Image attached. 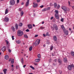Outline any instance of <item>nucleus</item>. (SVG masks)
<instances>
[{
    "instance_id": "774afa93",
    "label": "nucleus",
    "mask_w": 74,
    "mask_h": 74,
    "mask_svg": "<svg viewBox=\"0 0 74 74\" xmlns=\"http://www.w3.org/2000/svg\"><path fill=\"white\" fill-rule=\"evenodd\" d=\"M29 74H33L32 73H29Z\"/></svg>"
},
{
    "instance_id": "a211bd4d",
    "label": "nucleus",
    "mask_w": 74,
    "mask_h": 74,
    "mask_svg": "<svg viewBox=\"0 0 74 74\" xmlns=\"http://www.w3.org/2000/svg\"><path fill=\"white\" fill-rule=\"evenodd\" d=\"M11 63L12 64H14V59H12L11 60Z\"/></svg>"
},
{
    "instance_id": "f3484780",
    "label": "nucleus",
    "mask_w": 74,
    "mask_h": 74,
    "mask_svg": "<svg viewBox=\"0 0 74 74\" xmlns=\"http://www.w3.org/2000/svg\"><path fill=\"white\" fill-rule=\"evenodd\" d=\"M20 61L22 64H23L24 63V62L23 61V58H22L21 60H20Z\"/></svg>"
},
{
    "instance_id": "13d9d810",
    "label": "nucleus",
    "mask_w": 74,
    "mask_h": 74,
    "mask_svg": "<svg viewBox=\"0 0 74 74\" xmlns=\"http://www.w3.org/2000/svg\"><path fill=\"white\" fill-rule=\"evenodd\" d=\"M21 5H23L24 4V3L22 2L21 4Z\"/></svg>"
},
{
    "instance_id": "a19ab883",
    "label": "nucleus",
    "mask_w": 74,
    "mask_h": 74,
    "mask_svg": "<svg viewBox=\"0 0 74 74\" xmlns=\"http://www.w3.org/2000/svg\"><path fill=\"white\" fill-rule=\"evenodd\" d=\"M47 8H45V9H43V11H47Z\"/></svg>"
},
{
    "instance_id": "7c9ffc66",
    "label": "nucleus",
    "mask_w": 74,
    "mask_h": 74,
    "mask_svg": "<svg viewBox=\"0 0 74 74\" xmlns=\"http://www.w3.org/2000/svg\"><path fill=\"white\" fill-rule=\"evenodd\" d=\"M18 26H20V27L22 26V23H19V25H18Z\"/></svg>"
},
{
    "instance_id": "20e7f679",
    "label": "nucleus",
    "mask_w": 74,
    "mask_h": 74,
    "mask_svg": "<svg viewBox=\"0 0 74 74\" xmlns=\"http://www.w3.org/2000/svg\"><path fill=\"white\" fill-rule=\"evenodd\" d=\"M10 3L11 5H14L15 4V1L14 0H10Z\"/></svg>"
},
{
    "instance_id": "338daca9",
    "label": "nucleus",
    "mask_w": 74,
    "mask_h": 74,
    "mask_svg": "<svg viewBox=\"0 0 74 74\" xmlns=\"http://www.w3.org/2000/svg\"><path fill=\"white\" fill-rule=\"evenodd\" d=\"M43 47H45V45H43Z\"/></svg>"
},
{
    "instance_id": "603ef678",
    "label": "nucleus",
    "mask_w": 74,
    "mask_h": 74,
    "mask_svg": "<svg viewBox=\"0 0 74 74\" xmlns=\"http://www.w3.org/2000/svg\"><path fill=\"white\" fill-rule=\"evenodd\" d=\"M40 1V0H37V2L39 3Z\"/></svg>"
},
{
    "instance_id": "f03ea898",
    "label": "nucleus",
    "mask_w": 74,
    "mask_h": 74,
    "mask_svg": "<svg viewBox=\"0 0 74 74\" xmlns=\"http://www.w3.org/2000/svg\"><path fill=\"white\" fill-rule=\"evenodd\" d=\"M74 68V65L72 64L71 65H69L68 66V69L69 70H72L73 68Z\"/></svg>"
},
{
    "instance_id": "412c9836",
    "label": "nucleus",
    "mask_w": 74,
    "mask_h": 74,
    "mask_svg": "<svg viewBox=\"0 0 74 74\" xmlns=\"http://www.w3.org/2000/svg\"><path fill=\"white\" fill-rule=\"evenodd\" d=\"M23 14H24V13L23 12V11H22L21 12V16H22L23 15Z\"/></svg>"
},
{
    "instance_id": "5701e85b",
    "label": "nucleus",
    "mask_w": 74,
    "mask_h": 74,
    "mask_svg": "<svg viewBox=\"0 0 74 74\" xmlns=\"http://www.w3.org/2000/svg\"><path fill=\"white\" fill-rule=\"evenodd\" d=\"M64 33L66 34V35H68V33H69V32L68 31H66V30H65V32Z\"/></svg>"
},
{
    "instance_id": "e433bc0d",
    "label": "nucleus",
    "mask_w": 74,
    "mask_h": 74,
    "mask_svg": "<svg viewBox=\"0 0 74 74\" xmlns=\"http://www.w3.org/2000/svg\"><path fill=\"white\" fill-rule=\"evenodd\" d=\"M32 47L31 46L29 48V51H32Z\"/></svg>"
},
{
    "instance_id": "393cba45",
    "label": "nucleus",
    "mask_w": 74,
    "mask_h": 74,
    "mask_svg": "<svg viewBox=\"0 0 74 74\" xmlns=\"http://www.w3.org/2000/svg\"><path fill=\"white\" fill-rule=\"evenodd\" d=\"M55 12L56 13V14H59V11L58 10H55Z\"/></svg>"
},
{
    "instance_id": "f8f14e48",
    "label": "nucleus",
    "mask_w": 74,
    "mask_h": 74,
    "mask_svg": "<svg viewBox=\"0 0 74 74\" xmlns=\"http://www.w3.org/2000/svg\"><path fill=\"white\" fill-rule=\"evenodd\" d=\"M61 27H62V29L64 31V32H65V30L66 29H65V28L64 27V26L63 25H61Z\"/></svg>"
},
{
    "instance_id": "09e8293b",
    "label": "nucleus",
    "mask_w": 74,
    "mask_h": 74,
    "mask_svg": "<svg viewBox=\"0 0 74 74\" xmlns=\"http://www.w3.org/2000/svg\"><path fill=\"white\" fill-rule=\"evenodd\" d=\"M11 60V58H9V59L8 60L9 62H10Z\"/></svg>"
},
{
    "instance_id": "2eb2a0df",
    "label": "nucleus",
    "mask_w": 74,
    "mask_h": 74,
    "mask_svg": "<svg viewBox=\"0 0 74 74\" xmlns=\"http://www.w3.org/2000/svg\"><path fill=\"white\" fill-rule=\"evenodd\" d=\"M29 4V0H27V2L26 3V7H27Z\"/></svg>"
},
{
    "instance_id": "bf43d9fd",
    "label": "nucleus",
    "mask_w": 74,
    "mask_h": 74,
    "mask_svg": "<svg viewBox=\"0 0 74 74\" xmlns=\"http://www.w3.org/2000/svg\"><path fill=\"white\" fill-rule=\"evenodd\" d=\"M44 7V6L43 5H42L41 6H40V8H42V7Z\"/></svg>"
},
{
    "instance_id": "72a5a7b5",
    "label": "nucleus",
    "mask_w": 74,
    "mask_h": 74,
    "mask_svg": "<svg viewBox=\"0 0 74 74\" xmlns=\"http://www.w3.org/2000/svg\"><path fill=\"white\" fill-rule=\"evenodd\" d=\"M38 58H41V56H40V54H38Z\"/></svg>"
},
{
    "instance_id": "4d7b16f0",
    "label": "nucleus",
    "mask_w": 74,
    "mask_h": 74,
    "mask_svg": "<svg viewBox=\"0 0 74 74\" xmlns=\"http://www.w3.org/2000/svg\"><path fill=\"white\" fill-rule=\"evenodd\" d=\"M46 36H48V33H47L46 34Z\"/></svg>"
},
{
    "instance_id": "3c124183",
    "label": "nucleus",
    "mask_w": 74,
    "mask_h": 74,
    "mask_svg": "<svg viewBox=\"0 0 74 74\" xmlns=\"http://www.w3.org/2000/svg\"><path fill=\"white\" fill-rule=\"evenodd\" d=\"M34 64L36 66H37V65H38V64L34 63Z\"/></svg>"
},
{
    "instance_id": "9b49d317",
    "label": "nucleus",
    "mask_w": 74,
    "mask_h": 74,
    "mask_svg": "<svg viewBox=\"0 0 74 74\" xmlns=\"http://www.w3.org/2000/svg\"><path fill=\"white\" fill-rule=\"evenodd\" d=\"M28 29H32V25L31 24H29L28 25Z\"/></svg>"
},
{
    "instance_id": "9d476101",
    "label": "nucleus",
    "mask_w": 74,
    "mask_h": 74,
    "mask_svg": "<svg viewBox=\"0 0 74 74\" xmlns=\"http://www.w3.org/2000/svg\"><path fill=\"white\" fill-rule=\"evenodd\" d=\"M4 21L5 22H8L9 21V18L8 17H5L4 19Z\"/></svg>"
},
{
    "instance_id": "a18cd8bd",
    "label": "nucleus",
    "mask_w": 74,
    "mask_h": 74,
    "mask_svg": "<svg viewBox=\"0 0 74 74\" xmlns=\"http://www.w3.org/2000/svg\"><path fill=\"white\" fill-rule=\"evenodd\" d=\"M26 31L27 32H29V30L28 29H27L26 30Z\"/></svg>"
},
{
    "instance_id": "6ab92c4d",
    "label": "nucleus",
    "mask_w": 74,
    "mask_h": 74,
    "mask_svg": "<svg viewBox=\"0 0 74 74\" xmlns=\"http://www.w3.org/2000/svg\"><path fill=\"white\" fill-rule=\"evenodd\" d=\"M53 40L55 41L57 40V38H56V36H54L53 37Z\"/></svg>"
},
{
    "instance_id": "6e6d98bb",
    "label": "nucleus",
    "mask_w": 74,
    "mask_h": 74,
    "mask_svg": "<svg viewBox=\"0 0 74 74\" xmlns=\"http://www.w3.org/2000/svg\"><path fill=\"white\" fill-rule=\"evenodd\" d=\"M18 10H19V11H21L22 10V9L19 8Z\"/></svg>"
},
{
    "instance_id": "f704fd0d",
    "label": "nucleus",
    "mask_w": 74,
    "mask_h": 74,
    "mask_svg": "<svg viewBox=\"0 0 74 74\" xmlns=\"http://www.w3.org/2000/svg\"><path fill=\"white\" fill-rule=\"evenodd\" d=\"M53 49V46H51L50 47V48L51 51H52Z\"/></svg>"
},
{
    "instance_id": "69168bd1",
    "label": "nucleus",
    "mask_w": 74,
    "mask_h": 74,
    "mask_svg": "<svg viewBox=\"0 0 74 74\" xmlns=\"http://www.w3.org/2000/svg\"><path fill=\"white\" fill-rule=\"evenodd\" d=\"M33 26H34H34H35V25H34V24H33Z\"/></svg>"
},
{
    "instance_id": "0e129e2a",
    "label": "nucleus",
    "mask_w": 74,
    "mask_h": 74,
    "mask_svg": "<svg viewBox=\"0 0 74 74\" xmlns=\"http://www.w3.org/2000/svg\"><path fill=\"white\" fill-rule=\"evenodd\" d=\"M69 30L70 31H71V28H69Z\"/></svg>"
},
{
    "instance_id": "1a4fd4ad",
    "label": "nucleus",
    "mask_w": 74,
    "mask_h": 74,
    "mask_svg": "<svg viewBox=\"0 0 74 74\" xmlns=\"http://www.w3.org/2000/svg\"><path fill=\"white\" fill-rule=\"evenodd\" d=\"M2 50L3 52L5 51L6 50V47L5 46H3L2 48Z\"/></svg>"
},
{
    "instance_id": "ea45409f",
    "label": "nucleus",
    "mask_w": 74,
    "mask_h": 74,
    "mask_svg": "<svg viewBox=\"0 0 74 74\" xmlns=\"http://www.w3.org/2000/svg\"><path fill=\"white\" fill-rule=\"evenodd\" d=\"M40 29H45V28L43 27H40Z\"/></svg>"
},
{
    "instance_id": "de8ad7c7",
    "label": "nucleus",
    "mask_w": 74,
    "mask_h": 74,
    "mask_svg": "<svg viewBox=\"0 0 74 74\" xmlns=\"http://www.w3.org/2000/svg\"><path fill=\"white\" fill-rule=\"evenodd\" d=\"M53 19V17H52L51 18V20H52Z\"/></svg>"
},
{
    "instance_id": "49530a36",
    "label": "nucleus",
    "mask_w": 74,
    "mask_h": 74,
    "mask_svg": "<svg viewBox=\"0 0 74 74\" xmlns=\"http://www.w3.org/2000/svg\"><path fill=\"white\" fill-rule=\"evenodd\" d=\"M59 72L60 74H62V71H59Z\"/></svg>"
},
{
    "instance_id": "b1692460",
    "label": "nucleus",
    "mask_w": 74,
    "mask_h": 74,
    "mask_svg": "<svg viewBox=\"0 0 74 74\" xmlns=\"http://www.w3.org/2000/svg\"><path fill=\"white\" fill-rule=\"evenodd\" d=\"M15 27H16V29H18V25H17V24H16L15 25Z\"/></svg>"
},
{
    "instance_id": "37998d69",
    "label": "nucleus",
    "mask_w": 74,
    "mask_h": 74,
    "mask_svg": "<svg viewBox=\"0 0 74 74\" xmlns=\"http://www.w3.org/2000/svg\"><path fill=\"white\" fill-rule=\"evenodd\" d=\"M38 36V35H36L34 36L35 37H37Z\"/></svg>"
},
{
    "instance_id": "473e14b6",
    "label": "nucleus",
    "mask_w": 74,
    "mask_h": 74,
    "mask_svg": "<svg viewBox=\"0 0 74 74\" xmlns=\"http://www.w3.org/2000/svg\"><path fill=\"white\" fill-rule=\"evenodd\" d=\"M30 67L31 68V69H33V70H34V67H33V66H30Z\"/></svg>"
},
{
    "instance_id": "f257e3e1",
    "label": "nucleus",
    "mask_w": 74,
    "mask_h": 74,
    "mask_svg": "<svg viewBox=\"0 0 74 74\" xmlns=\"http://www.w3.org/2000/svg\"><path fill=\"white\" fill-rule=\"evenodd\" d=\"M23 34V32L22 31L20 30H18L17 31V35L18 36L21 37Z\"/></svg>"
},
{
    "instance_id": "aec40b11",
    "label": "nucleus",
    "mask_w": 74,
    "mask_h": 74,
    "mask_svg": "<svg viewBox=\"0 0 74 74\" xmlns=\"http://www.w3.org/2000/svg\"><path fill=\"white\" fill-rule=\"evenodd\" d=\"M64 62H67V58H65L64 59Z\"/></svg>"
},
{
    "instance_id": "4c0bfd02",
    "label": "nucleus",
    "mask_w": 74,
    "mask_h": 74,
    "mask_svg": "<svg viewBox=\"0 0 74 74\" xmlns=\"http://www.w3.org/2000/svg\"><path fill=\"white\" fill-rule=\"evenodd\" d=\"M12 40H14V36H12Z\"/></svg>"
},
{
    "instance_id": "2f4dec72",
    "label": "nucleus",
    "mask_w": 74,
    "mask_h": 74,
    "mask_svg": "<svg viewBox=\"0 0 74 74\" xmlns=\"http://www.w3.org/2000/svg\"><path fill=\"white\" fill-rule=\"evenodd\" d=\"M5 42L6 43V44L7 45H8V44H9V42L7 40H6Z\"/></svg>"
},
{
    "instance_id": "c85d7f7f",
    "label": "nucleus",
    "mask_w": 74,
    "mask_h": 74,
    "mask_svg": "<svg viewBox=\"0 0 74 74\" xmlns=\"http://www.w3.org/2000/svg\"><path fill=\"white\" fill-rule=\"evenodd\" d=\"M12 29L13 32H15V28H14V27H12Z\"/></svg>"
},
{
    "instance_id": "58836bf2",
    "label": "nucleus",
    "mask_w": 74,
    "mask_h": 74,
    "mask_svg": "<svg viewBox=\"0 0 74 74\" xmlns=\"http://www.w3.org/2000/svg\"><path fill=\"white\" fill-rule=\"evenodd\" d=\"M51 8L50 7H48L47 8V10H50Z\"/></svg>"
},
{
    "instance_id": "79ce46f5",
    "label": "nucleus",
    "mask_w": 74,
    "mask_h": 74,
    "mask_svg": "<svg viewBox=\"0 0 74 74\" xmlns=\"http://www.w3.org/2000/svg\"><path fill=\"white\" fill-rule=\"evenodd\" d=\"M59 60H58V62L60 64H61V61H59Z\"/></svg>"
},
{
    "instance_id": "864d4df0",
    "label": "nucleus",
    "mask_w": 74,
    "mask_h": 74,
    "mask_svg": "<svg viewBox=\"0 0 74 74\" xmlns=\"http://www.w3.org/2000/svg\"><path fill=\"white\" fill-rule=\"evenodd\" d=\"M61 21V22H63V18H62Z\"/></svg>"
},
{
    "instance_id": "a878e982",
    "label": "nucleus",
    "mask_w": 74,
    "mask_h": 74,
    "mask_svg": "<svg viewBox=\"0 0 74 74\" xmlns=\"http://www.w3.org/2000/svg\"><path fill=\"white\" fill-rule=\"evenodd\" d=\"M7 70L6 69H5L3 70V71L4 72V74H6V71Z\"/></svg>"
},
{
    "instance_id": "0eeeda50",
    "label": "nucleus",
    "mask_w": 74,
    "mask_h": 74,
    "mask_svg": "<svg viewBox=\"0 0 74 74\" xmlns=\"http://www.w3.org/2000/svg\"><path fill=\"white\" fill-rule=\"evenodd\" d=\"M53 27L55 29V30H58V26L56 24H54L53 25Z\"/></svg>"
},
{
    "instance_id": "052dcab7",
    "label": "nucleus",
    "mask_w": 74,
    "mask_h": 74,
    "mask_svg": "<svg viewBox=\"0 0 74 74\" xmlns=\"http://www.w3.org/2000/svg\"><path fill=\"white\" fill-rule=\"evenodd\" d=\"M43 36H44V37H45V34H43Z\"/></svg>"
},
{
    "instance_id": "5fc2aeb1",
    "label": "nucleus",
    "mask_w": 74,
    "mask_h": 74,
    "mask_svg": "<svg viewBox=\"0 0 74 74\" xmlns=\"http://www.w3.org/2000/svg\"><path fill=\"white\" fill-rule=\"evenodd\" d=\"M8 51H9V52L10 53L11 52V50L10 49H9L8 50Z\"/></svg>"
},
{
    "instance_id": "cd10ccee",
    "label": "nucleus",
    "mask_w": 74,
    "mask_h": 74,
    "mask_svg": "<svg viewBox=\"0 0 74 74\" xmlns=\"http://www.w3.org/2000/svg\"><path fill=\"white\" fill-rule=\"evenodd\" d=\"M24 37L25 38H28V36H27V34L24 35Z\"/></svg>"
},
{
    "instance_id": "dca6fc26",
    "label": "nucleus",
    "mask_w": 74,
    "mask_h": 74,
    "mask_svg": "<svg viewBox=\"0 0 74 74\" xmlns=\"http://www.w3.org/2000/svg\"><path fill=\"white\" fill-rule=\"evenodd\" d=\"M40 59H37L35 60V62H40Z\"/></svg>"
},
{
    "instance_id": "c756f323",
    "label": "nucleus",
    "mask_w": 74,
    "mask_h": 74,
    "mask_svg": "<svg viewBox=\"0 0 74 74\" xmlns=\"http://www.w3.org/2000/svg\"><path fill=\"white\" fill-rule=\"evenodd\" d=\"M8 9H6L5 10V14H8Z\"/></svg>"
},
{
    "instance_id": "7ed1b4c3",
    "label": "nucleus",
    "mask_w": 74,
    "mask_h": 74,
    "mask_svg": "<svg viewBox=\"0 0 74 74\" xmlns=\"http://www.w3.org/2000/svg\"><path fill=\"white\" fill-rule=\"evenodd\" d=\"M40 39H38L35 42V45L37 46L38 45H39V44L40 43Z\"/></svg>"
},
{
    "instance_id": "39448f33",
    "label": "nucleus",
    "mask_w": 74,
    "mask_h": 74,
    "mask_svg": "<svg viewBox=\"0 0 74 74\" xmlns=\"http://www.w3.org/2000/svg\"><path fill=\"white\" fill-rule=\"evenodd\" d=\"M60 5H58L57 6V3H54V7L56 8H57V9H58V10H59V8H60Z\"/></svg>"
},
{
    "instance_id": "8fccbe9b",
    "label": "nucleus",
    "mask_w": 74,
    "mask_h": 74,
    "mask_svg": "<svg viewBox=\"0 0 74 74\" xmlns=\"http://www.w3.org/2000/svg\"><path fill=\"white\" fill-rule=\"evenodd\" d=\"M26 65H23V67H24V68H25V67H26Z\"/></svg>"
},
{
    "instance_id": "c9c22d12",
    "label": "nucleus",
    "mask_w": 74,
    "mask_h": 74,
    "mask_svg": "<svg viewBox=\"0 0 74 74\" xmlns=\"http://www.w3.org/2000/svg\"><path fill=\"white\" fill-rule=\"evenodd\" d=\"M47 43L48 44H50V42H49V40H47Z\"/></svg>"
},
{
    "instance_id": "ddd939ff",
    "label": "nucleus",
    "mask_w": 74,
    "mask_h": 74,
    "mask_svg": "<svg viewBox=\"0 0 74 74\" xmlns=\"http://www.w3.org/2000/svg\"><path fill=\"white\" fill-rule=\"evenodd\" d=\"M33 4H34V5L33 6V7H34V8H35V7L36 8V7H37L38 6L37 4V3L34 4V3H33Z\"/></svg>"
},
{
    "instance_id": "423d86ee",
    "label": "nucleus",
    "mask_w": 74,
    "mask_h": 74,
    "mask_svg": "<svg viewBox=\"0 0 74 74\" xmlns=\"http://www.w3.org/2000/svg\"><path fill=\"white\" fill-rule=\"evenodd\" d=\"M62 10H63L64 12H67V7H66L64 6H62Z\"/></svg>"
},
{
    "instance_id": "e2e57ef3",
    "label": "nucleus",
    "mask_w": 74,
    "mask_h": 74,
    "mask_svg": "<svg viewBox=\"0 0 74 74\" xmlns=\"http://www.w3.org/2000/svg\"><path fill=\"white\" fill-rule=\"evenodd\" d=\"M11 66H12V67H14V65L13 64H12L11 65Z\"/></svg>"
},
{
    "instance_id": "c03bdc74",
    "label": "nucleus",
    "mask_w": 74,
    "mask_h": 74,
    "mask_svg": "<svg viewBox=\"0 0 74 74\" xmlns=\"http://www.w3.org/2000/svg\"><path fill=\"white\" fill-rule=\"evenodd\" d=\"M16 2L17 3H19V0H17Z\"/></svg>"
},
{
    "instance_id": "bb28decb",
    "label": "nucleus",
    "mask_w": 74,
    "mask_h": 74,
    "mask_svg": "<svg viewBox=\"0 0 74 74\" xmlns=\"http://www.w3.org/2000/svg\"><path fill=\"white\" fill-rule=\"evenodd\" d=\"M71 55L73 56H74V52H71Z\"/></svg>"
},
{
    "instance_id": "4be33fe9",
    "label": "nucleus",
    "mask_w": 74,
    "mask_h": 74,
    "mask_svg": "<svg viewBox=\"0 0 74 74\" xmlns=\"http://www.w3.org/2000/svg\"><path fill=\"white\" fill-rule=\"evenodd\" d=\"M16 42L17 44H20V43H21V41L19 40H16Z\"/></svg>"
},
{
    "instance_id": "4468645a",
    "label": "nucleus",
    "mask_w": 74,
    "mask_h": 74,
    "mask_svg": "<svg viewBox=\"0 0 74 74\" xmlns=\"http://www.w3.org/2000/svg\"><path fill=\"white\" fill-rule=\"evenodd\" d=\"M5 58L6 60H8L9 59V57L8 55H6L5 56Z\"/></svg>"
},
{
    "instance_id": "680f3d73",
    "label": "nucleus",
    "mask_w": 74,
    "mask_h": 74,
    "mask_svg": "<svg viewBox=\"0 0 74 74\" xmlns=\"http://www.w3.org/2000/svg\"><path fill=\"white\" fill-rule=\"evenodd\" d=\"M44 21H43L42 23V24H44Z\"/></svg>"
},
{
    "instance_id": "6e6552de",
    "label": "nucleus",
    "mask_w": 74,
    "mask_h": 74,
    "mask_svg": "<svg viewBox=\"0 0 74 74\" xmlns=\"http://www.w3.org/2000/svg\"><path fill=\"white\" fill-rule=\"evenodd\" d=\"M55 17L57 19H59V16L58 14H55Z\"/></svg>"
}]
</instances>
